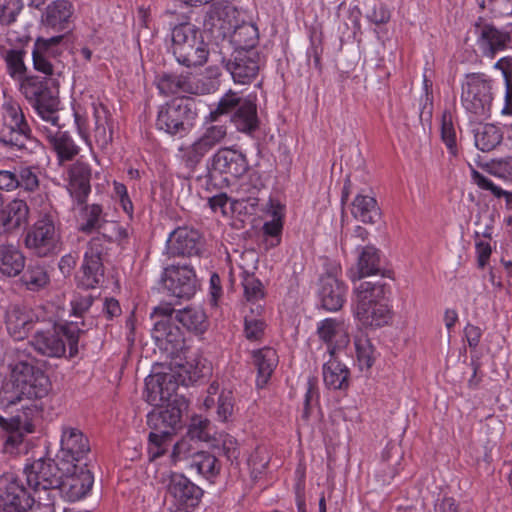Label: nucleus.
<instances>
[{"label":"nucleus","instance_id":"nucleus-48","mask_svg":"<svg viewBox=\"0 0 512 512\" xmlns=\"http://www.w3.org/2000/svg\"><path fill=\"white\" fill-rule=\"evenodd\" d=\"M1 55L5 60L7 71L11 78L18 82L26 76L23 50L11 48L9 51H6Z\"/></svg>","mask_w":512,"mask_h":512},{"label":"nucleus","instance_id":"nucleus-29","mask_svg":"<svg viewBox=\"0 0 512 512\" xmlns=\"http://www.w3.org/2000/svg\"><path fill=\"white\" fill-rule=\"evenodd\" d=\"M370 276L393 279L392 267L382 258H357L355 264L347 270V277L356 282Z\"/></svg>","mask_w":512,"mask_h":512},{"label":"nucleus","instance_id":"nucleus-25","mask_svg":"<svg viewBox=\"0 0 512 512\" xmlns=\"http://www.w3.org/2000/svg\"><path fill=\"white\" fill-rule=\"evenodd\" d=\"M511 35L512 24L506 25L501 30L492 25H485L481 28L477 44L484 56L494 58L498 52L509 47Z\"/></svg>","mask_w":512,"mask_h":512},{"label":"nucleus","instance_id":"nucleus-23","mask_svg":"<svg viewBox=\"0 0 512 512\" xmlns=\"http://www.w3.org/2000/svg\"><path fill=\"white\" fill-rule=\"evenodd\" d=\"M260 56L255 50L236 51L228 70L236 84L248 85L258 75Z\"/></svg>","mask_w":512,"mask_h":512},{"label":"nucleus","instance_id":"nucleus-62","mask_svg":"<svg viewBox=\"0 0 512 512\" xmlns=\"http://www.w3.org/2000/svg\"><path fill=\"white\" fill-rule=\"evenodd\" d=\"M190 441L191 439L187 436L174 444L171 453V460L173 463L187 459L190 456L193 457L195 453L192 452Z\"/></svg>","mask_w":512,"mask_h":512},{"label":"nucleus","instance_id":"nucleus-15","mask_svg":"<svg viewBox=\"0 0 512 512\" xmlns=\"http://www.w3.org/2000/svg\"><path fill=\"white\" fill-rule=\"evenodd\" d=\"M147 416V424L151 430L169 432L175 435L183 427V413L188 409V401L176 395L166 406H157Z\"/></svg>","mask_w":512,"mask_h":512},{"label":"nucleus","instance_id":"nucleus-39","mask_svg":"<svg viewBox=\"0 0 512 512\" xmlns=\"http://www.w3.org/2000/svg\"><path fill=\"white\" fill-rule=\"evenodd\" d=\"M503 138V133L499 127L494 124H480L474 130L475 146L488 152L498 146Z\"/></svg>","mask_w":512,"mask_h":512},{"label":"nucleus","instance_id":"nucleus-10","mask_svg":"<svg viewBox=\"0 0 512 512\" xmlns=\"http://www.w3.org/2000/svg\"><path fill=\"white\" fill-rule=\"evenodd\" d=\"M324 260L325 273L319 280L318 296L326 311L337 312L346 302L348 287L338 278L342 268L337 258H324Z\"/></svg>","mask_w":512,"mask_h":512},{"label":"nucleus","instance_id":"nucleus-17","mask_svg":"<svg viewBox=\"0 0 512 512\" xmlns=\"http://www.w3.org/2000/svg\"><path fill=\"white\" fill-rule=\"evenodd\" d=\"M61 485L57 486L58 495L69 502L85 498L94 484V476L87 465H77L73 471H62Z\"/></svg>","mask_w":512,"mask_h":512},{"label":"nucleus","instance_id":"nucleus-58","mask_svg":"<svg viewBox=\"0 0 512 512\" xmlns=\"http://www.w3.org/2000/svg\"><path fill=\"white\" fill-rule=\"evenodd\" d=\"M102 223V208L99 205L93 204L87 207L86 221L81 229L85 232H91L99 229Z\"/></svg>","mask_w":512,"mask_h":512},{"label":"nucleus","instance_id":"nucleus-49","mask_svg":"<svg viewBox=\"0 0 512 512\" xmlns=\"http://www.w3.org/2000/svg\"><path fill=\"white\" fill-rule=\"evenodd\" d=\"M471 179L479 188L490 191L496 198L503 197L505 199L506 207L508 209H512V192L506 191L497 186L491 179L474 169L471 172Z\"/></svg>","mask_w":512,"mask_h":512},{"label":"nucleus","instance_id":"nucleus-59","mask_svg":"<svg viewBox=\"0 0 512 512\" xmlns=\"http://www.w3.org/2000/svg\"><path fill=\"white\" fill-rule=\"evenodd\" d=\"M208 204L214 213H220L222 216H228L233 208V201L224 193L209 198Z\"/></svg>","mask_w":512,"mask_h":512},{"label":"nucleus","instance_id":"nucleus-1","mask_svg":"<svg viewBox=\"0 0 512 512\" xmlns=\"http://www.w3.org/2000/svg\"><path fill=\"white\" fill-rule=\"evenodd\" d=\"M52 384L45 371L30 356H19L9 365V374L0 390V408L8 410L21 404L30 416L43 411L42 400L50 394Z\"/></svg>","mask_w":512,"mask_h":512},{"label":"nucleus","instance_id":"nucleus-45","mask_svg":"<svg viewBox=\"0 0 512 512\" xmlns=\"http://www.w3.org/2000/svg\"><path fill=\"white\" fill-rule=\"evenodd\" d=\"M354 346L360 369H370L375 361V349L370 339L364 334L357 335L354 339Z\"/></svg>","mask_w":512,"mask_h":512},{"label":"nucleus","instance_id":"nucleus-40","mask_svg":"<svg viewBox=\"0 0 512 512\" xmlns=\"http://www.w3.org/2000/svg\"><path fill=\"white\" fill-rule=\"evenodd\" d=\"M232 120L236 128L241 132L250 133L255 130L258 120L254 102L252 100L242 101Z\"/></svg>","mask_w":512,"mask_h":512},{"label":"nucleus","instance_id":"nucleus-30","mask_svg":"<svg viewBox=\"0 0 512 512\" xmlns=\"http://www.w3.org/2000/svg\"><path fill=\"white\" fill-rule=\"evenodd\" d=\"M91 169L84 162L77 161L70 166L67 177V191L78 202H83L91 191Z\"/></svg>","mask_w":512,"mask_h":512},{"label":"nucleus","instance_id":"nucleus-41","mask_svg":"<svg viewBox=\"0 0 512 512\" xmlns=\"http://www.w3.org/2000/svg\"><path fill=\"white\" fill-rule=\"evenodd\" d=\"M102 258H84L79 276L80 284L87 289L95 288L104 278Z\"/></svg>","mask_w":512,"mask_h":512},{"label":"nucleus","instance_id":"nucleus-64","mask_svg":"<svg viewBox=\"0 0 512 512\" xmlns=\"http://www.w3.org/2000/svg\"><path fill=\"white\" fill-rule=\"evenodd\" d=\"M226 134L227 131L223 125H213L208 127L202 135L207 140L211 148H213L225 139Z\"/></svg>","mask_w":512,"mask_h":512},{"label":"nucleus","instance_id":"nucleus-42","mask_svg":"<svg viewBox=\"0 0 512 512\" xmlns=\"http://www.w3.org/2000/svg\"><path fill=\"white\" fill-rule=\"evenodd\" d=\"M71 15V4L67 0H57L47 7L45 22L48 26L62 30Z\"/></svg>","mask_w":512,"mask_h":512},{"label":"nucleus","instance_id":"nucleus-24","mask_svg":"<svg viewBox=\"0 0 512 512\" xmlns=\"http://www.w3.org/2000/svg\"><path fill=\"white\" fill-rule=\"evenodd\" d=\"M201 246L199 232L186 227L175 229L167 239L170 256H196L201 253Z\"/></svg>","mask_w":512,"mask_h":512},{"label":"nucleus","instance_id":"nucleus-34","mask_svg":"<svg viewBox=\"0 0 512 512\" xmlns=\"http://www.w3.org/2000/svg\"><path fill=\"white\" fill-rule=\"evenodd\" d=\"M28 215L29 208L26 202L14 199L1 211L0 224L6 232H12L26 225Z\"/></svg>","mask_w":512,"mask_h":512},{"label":"nucleus","instance_id":"nucleus-13","mask_svg":"<svg viewBox=\"0 0 512 512\" xmlns=\"http://www.w3.org/2000/svg\"><path fill=\"white\" fill-rule=\"evenodd\" d=\"M36 503V495L12 475L0 477V512H29Z\"/></svg>","mask_w":512,"mask_h":512},{"label":"nucleus","instance_id":"nucleus-57","mask_svg":"<svg viewBox=\"0 0 512 512\" xmlns=\"http://www.w3.org/2000/svg\"><path fill=\"white\" fill-rule=\"evenodd\" d=\"M18 188L35 191L39 187V178L32 167H22L17 174Z\"/></svg>","mask_w":512,"mask_h":512},{"label":"nucleus","instance_id":"nucleus-4","mask_svg":"<svg viewBox=\"0 0 512 512\" xmlns=\"http://www.w3.org/2000/svg\"><path fill=\"white\" fill-rule=\"evenodd\" d=\"M354 293L352 312L361 326L381 328L391 322L393 311L388 299L391 294L389 284L365 281L355 288Z\"/></svg>","mask_w":512,"mask_h":512},{"label":"nucleus","instance_id":"nucleus-37","mask_svg":"<svg viewBox=\"0 0 512 512\" xmlns=\"http://www.w3.org/2000/svg\"><path fill=\"white\" fill-rule=\"evenodd\" d=\"M173 318L188 331L195 334H203L209 326L207 315L200 307H186L182 310H175Z\"/></svg>","mask_w":512,"mask_h":512},{"label":"nucleus","instance_id":"nucleus-20","mask_svg":"<svg viewBox=\"0 0 512 512\" xmlns=\"http://www.w3.org/2000/svg\"><path fill=\"white\" fill-rule=\"evenodd\" d=\"M174 307L169 303H163L154 308L152 318L155 319L153 337L161 345L171 344L177 349L183 342L180 329L173 324Z\"/></svg>","mask_w":512,"mask_h":512},{"label":"nucleus","instance_id":"nucleus-11","mask_svg":"<svg viewBox=\"0 0 512 512\" xmlns=\"http://www.w3.org/2000/svg\"><path fill=\"white\" fill-rule=\"evenodd\" d=\"M90 450L89 440L79 428L62 427L60 449L56 457L64 471H73L77 465H87Z\"/></svg>","mask_w":512,"mask_h":512},{"label":"nucleus","instance_id":"nucleus-32","mask_svg":"<svg viewBox=\"0 0 512 512\" xmlns=\"http://www.w3.org/2000/svg\"><path fill=\"white\" fill-rule=\"evenodd\" d=\"M56 242V232L52 219L44 216L37 220L28 231L25 244L28 248H49Z\"/></svg>","mask_w":512,"mask_h":512},{"label":"nucleus","instance_id":"nucleus-56","mask_svg":"<svg viewBox=\"0 0 512 512\" xmlns=\"http://www.w3.org/2000/svg\"><path fill=\"white\" fill-rule=\"evenodd\" d=\"M21 7L20 0H0V26L6 27L12 23Z\"/></svg>","mask_w":512,"mask_h":512},{"label":"nucleus","instance_id":"nucleus-14","mask_svg":"<svg viewBox=\"0 0 512 512\" xmlns=\"http://www.w3.org/2000/svg\"><path fill=\"white\" fill-rule=\"evenodd\" d=\"M248 169L246 155L233 147L219 149L210 160L211 174L221 176L227 184L244 176Z\"/></svg>","mask_w":512,"mask_h":512},{"label":"nucleus","instance_id":"nucleus-26","mask_svg":"<svg viewBox=\"0 0 512 512\" xmlns=\"http://www.w3.org/2000/svg\"><path fill=\"white\" fill-rule=\"evenodd\" d=\"M252 364L256 369L255 385L258 389L267 386L279 364L277 351L269 346L255 349L251 352Z\"/></svg>","mask_w":512,"mask_h":512},{"label":"nucleus","instance_id":"nucleus-8","mask_svg":"<svg viewBox=\"0 0 512 512\" xmlns=\"http://www.w3.org/2000/svg\"><path fill=\"white\" fill-rule=\"evenodd\" d=\"M492 85L485 75L469 74L462 82L461 103L474 120L486 119L492 107Z\"/></svg>","mask_w":512,"mask_h":512},{"label":"nucleus","instance_id":"nucleus-18","mask_svg":"<svg viewBox=\"0 0 512 512\" xmlns=\"http://www.w3.org/2000/svg\"><path fill=\"white\" fill-rule=\"evenodd\" d=\"M24 414V419L19 415L11 418L0 415V428L7 434L3 444L5 453L17 455L26 449L24 437L27 433L34 431L32 422L34 416H30L26 412Z\"/></svg>","mask_w":512,"mask_h":512},{"label":"nucleus","instance_id":"nucleus-61","mask_svg":"<svg viewBox=\"0 0 512 512\" xmlns=\"http://www.w3.org/2000/svg\"><path fill=\"white\" fill-rule=\"evenodd\" d=\"M74 123L76 130L80 138L85 142L86 145L91 147V140L89 134L88 120L84 113H82L79 107L73 108Z\"/></svg>","mask_w":512,"mask_h":512},{"label":"nucleus","instance_id":"nucleus-36","mask_svg":"<svg viewBox=\"0 0 512 512\" xmlns=\"http://www.w3.org/2000/svg\"><path fill=\"white\" fill-rule=\"evenodd\" d=\"M368 235L366 228L360 225L355 226L353 232L346 236L342 243L344 253L355 256H376L378 251L370 244Z\"/></svg>","mask_w":512,"mask_h":512},{"label":"nucleus","instance_id":"nucleus-38","mask_svg":"<svg viewBox=\"0 0 512 512\" xmlns=\"http://www.w3.org/2000/svg\"><path fill=\"white\" fill-rule=\"evenodd\" d=\"M95 120L94 137L97 145L104 149L112 142V130L108 125V112L100 103H92Z\"/></svg>","mask_w":512,"mask_h":512},{"label":"nucleus","instance_id":"nucleus-51","mask_svg":"<svg viewBox=\"0 0 512 512\" xmlns=\"http://www.w3.org/2000/svg\"><path fill=\"white\" fill-rule=\"evenodd\" d=\"M187 436L191 440L208 442L211 438V423L202 416H193L188 426Z\"/></svg>","mask_w":512,"mask_h":512},{"label":"nucleus","instance_id":"nucleus-12","mask_svg":"<svg viewBox=\"0 0 512 512\" xmlns=\"http://www.w3.org/2000/svg\"><path fill=\"white\" fill-rule=\"evenodd\" d=\"M0 114L1 141L9 145H22V140L28 136L30 128L19 102L12 97L4 95Z\"/></svg>","mask_w":512,"mask_h":512},{"label":"nucleus","instance_id":"nucleus-3","mask_svg":"<svg viewBox=\"0 0 512 512\" xmlns=\"http://www.w3.org/2000/svg\"><path fill=\"white\" fill-rule=\"evenodd\" d=\"M241 12L229 4L216 3L208 11L204 24L212 32L228 38L236 51L253 50L258 41V28L240 19Z\"/></svg>","mask_w":512,"mask_h":512},{"label":"nucleus","instance_id":"nucleus-47","mask_svg":"<svg viewBox=\"0 0 512 512\" xmlns=\"http://www.w3.org/2000/svg\"><path fill=\"white\" fill-rule=\"evenodd\" d=\"M211 146L207 140L201 135L190 145H183L179 148L180 157L187 163V165H195L198 163L210 150Z\"/></svg>","mask_w":512,"mask_h":512},{"label":"nucleus","instance_id":"nucleus-22","mask_svg":"<svg viewBox=\"0 0 512 512\" xmlns=\"http://www.w3.org/2000/svg\"><path fill=\"white\" fill-rule=\"evenodd\" d=\"M166 488L173 504L198 506L203 496V490L180 473H170Z\"/></svg>","mask_w":512,"mask_h":512},{"label":"nucleus","instance_id":"nucleus-43","mask_svg":"<svg viewBox=\"0 0 512 512\" xmlns=\"http://www.w3.org/2000/svg\"><path fill=\"white\" fill-rule=\"evenodd\" d=\"M191 467L207 480L215 478L221 469L219 460L208 452H197L193 455Z\"/></svg>","mask_w":512,"mask_h":512},{"label":"nucleus","instance_id":"nucleus-21","mask_svg":"<svg viewBox=\"0 0 512 512\" xmlns=\"http://www.w3.org/2000/svg\"><path fill=\"white\" fill-rule=\"evenodd\" d=\"M178 383L172 374L158 373L145 379V400L152 406H160L176 396Z\"/></svg>","mask_w":512,"mask_h":512},{"label":"nucleus","instance_id":"nucleus-55","mask_svg":"<svg viewBox=\"0 0 512 512\" xmlns=\"http://www.w3.org/2000/svg\"><path fill=\"white\" fill-rule=\"evenodd\" d=\"M488 172L504 180H512V154L493 160L488 166Z\"/></svg>","mask_w":512,"mask_h":512},{"label":"nucleus","instance_id":"nucleus-16","mask_svg":"<svg viewBox=\"0 0 512 512\" xmlns=\"http://www.w3.org/2000/svg\"><path fill=\"white\" fill-rule=\"evenodd\" d=\"M162 283L171 296L191 299L198 289V279L189 265H170L162 273Z\"/></svg>","mask_w":512,"mask_h":512},{"label":"nucleus","instance_id":"nucleus-6","mask_svg":"<svg viewBox=\"0 0 512 512\" xmlns=\"http://www.w3.org/2000/svg\"><path fill=\"white\" fill-rule=\"evenodd\" d=\"M171 49L178 63L187 66H201L209 55L208 44L202 31L191 23H183L171 30Z\"/></svg>","mask_w":512,"mask_h":512},{"label":"nucleus","instance_id":"nucleus-5","mask_svg":"<svg viewBox=\"0 0 512 512\" xmlns=\"http://www.w3.org/2000/svg\"><path fill=\"white\" fill-rule=\"evenodd\" d=\"M82 330L77 323L51 325L48 329H37L31 340L32 346L44 356L60 358L69 350L72 358L78 353V343Z\"/></svg>","mask_w":512,"mask_h":512},{"label":"nucleus","instance_id":"nucleus-28","mask_svg":"<svg viewBox=\"0 0 512 512\" xmlns=\"http://www.w3.org/2000/svg\"><path fill=\"white\" fill-rule=\"evenodd\" d=\"M5 324L12 337L22 340L34 326V315L25 306L10 304L5 311Z\"/></svg>","mask_w":512,"mask_h":512},{"label":"nucleus","instance_id":"nucleus-63","mask_svg":"<svg viewBox=\"0 0 512 512\" xmlns=\"http://www.w3.org/2000/svg\"><path fill=\"white\" fill-rule=\"evenodd\" d=\"M244 293L248 302H257L264 297L263 286L259 280H246Z\"/></svg>","mask_w":512,"mask_h":512},{"label":"nucleus","instance_id":"nucleus-31","mask_svg":"<svg viewBox=\"0 0 512 512\" xmlns=\"http://www.w3.org/2000/svg\"><path fill=\"white\" fill-rule=\"evenodd\" d=\"M343 322L336 318H325L317 324L319 338L328 346L330 356L348 343V336L342 332Z\"/></svg>","mask_w":512,"mask_h":512},{"label":"nucleus","instance_id":"nucleus-50","mask_svg":"<svg viewBox=\"0 0 512 512\" xmlns=\"http://www.w3.org/2000/svg\"><path fill=\"white\" fill-rule=\"evenodd\" d=\"M319 398L320 394L317 386V381L314 378H309L306 384L303 410L301 413V419L304 422L309 421L314 408L319 404Z\"/></svg>","mask_w":512,"mask_h":512},{"label":"nucleus","instance_id":"nucleus-60","mask_svg":"<svg viewBox=\"0 0 512 512\" xmlns=\"http://www.w3.org/2000/svg\"><path fill=\"white\" fill-rule=\"evenodd\" d=\"M25 258H0V272L7 277H15L25 267Z\"/></svg>","mask_w":512,"mask_h":512},{"label":"nucleus","instance_id":"nucleus-2","mask_svg":"<svg viewBox=\"0 0 512 512\" xmlns=\"http://www.w3.org/2000/svg\"><path fill=\"white\" fill-rule=\"evenodd\" d=\"M158 89L164 95H180L159 108L156 127L169 135H186L193 126L196 113L192 101L185 94H205L209 89L200 85L191 75H164L159 79Z\"/></svg>","mask_w":512,"mask_h":512},{"label":"nucleus","instance_id":"nucleus-27","mask_svg":"<svg viewBox=\"0 0 512 512\" xmlns=\"http://www.w3.org/2000/svg\"><path fill=\"white\" fill-rule=\"evenodd\" d=\"M63 39L62 35L53 36L48 39L38 38L34 44L32 58L34 68L45 74H53V64L50 58H55L61 53L60 43Z\"/></svg>","mask_w":512,"mask_h":512},{"label":"nucleus","instance_id":"nucleus-54","mask_svg":"<svg viewBox=\"0 0 512 512\" xmlns=\"http://www.w3.org/2000/svg\"><path fill=\"white\" fill-rule=\"evenodd\" d=\"M215 404H217L218 419L222 422L228 421L231 418L234 409V398L232 391L222 389L219 396H217Z\"/></svg>","mask_w":512,"mask_h":512},{"label":"nucleus","instance_id":"nucleus-7","mask_svg":"<svg viewBox=\"0 0 512 512\" xmlns=\"http://www.w3.org/2000/svg\"><path fill=\"white\" fill-rule=\"evenodd\" d=\"M17 84L41 120L47 124H57L60 101L57 94L47 87L46 82L35 76H25Z\"/></svg>","mask_w":512,"mask_h":512},{"label":"nucleus","instance_id":"nucleus-46","mask_svg":"<svg viewBox=\"0 0 512 512\" xmlns=\"http://www.w3.org/2000/svg\"><path fill=\"white\" fill-rule=\"evenodd\" d=\"M21 280L28 290L39 291L48 285L50 278L43 266L29 264Z\"/></svg>","mask_w":512,"mask_h":512},{"label":"nucleus","instance_id":"nucleus-53","mask_svg":"<svg viewBox=\"0 0 512 512\" xmlns=\"http://www.w3.org/2000/svg\"><path fill=\"white\" fill-rule=\"evenodd\" d=\"M441 137L450 152L454 154L456 152L457 133L453 124L452 114L448 111L442 114Z\"/></svg>","mask_w":512,"mask_h":512},{"label":"nucleus","instance_id":"nucleus-44","mask_svg":"<svg viewBox=\"0 0 512 512\" xmlns=\"http://www.w3.org/2000/svg\"><path fill=\"white\" fill-rule=\"evenodd\" d=\"M173 436L169 432L151 430L147 442L148 459L155 461L162 457L172 445Z\"/></svg>","mask_w":512,"mask_h":512},{"label":"nucleus","instance_id":"nucleus-35","mask_svg":"<svg viewBox=\"0 0 512 512\" xmlns=\"http://www.w3.org/2000/svg\"><path fill=\"white\" fill-rule=\"evenodd\" d=\"M349 377L348 367L334 355L323 365V381L330 390H346L349 387Z\"/></svg>","mask_w":512,"mask_h":512},{"label":"nucleus","instance_id":"nucleus-33","mask_svg":"<svg viewBox=\"0 0 512 512\" xmlns=\"http://www.w3.org/2000/svg\"><path fill=\"white\" fill-rule=\"evenodd\" d=\"M352 216L365 224H374L380 218L381 211L372 191L358 193L351 203Z\"/></svg>","mask_w":512,"mask_h":512},{"label":"nucleus","instance_id":"nucleus-9","mask_svg":"<svg viewBox=\"0 0 512 512\" xmlns=\"http://www.w3.org/2000/svg\"><path fill=\"white\" fill-rule=\"evenodd\" d=\"M62 464L51 458H39L27 464L24 469L29 489L35 494L46 495L49 500L52 494H58L57 486L61 485Z\"/></svg>","mask_w":512,"mask_h":512},{"label":"nucleus","instance_id":"nucleus-52","mask_svg":"<svg viewBox=\"0 0 512 512\" xmlns=\"http://www.w3.org/2000/svg\"><path fill=\"white\" fill-rule=\"evenodd\" d=\"M267 324L264 318H257L252 315L244 317V335L251 342H260L265 334Z\"/></svg>","mask_w":512,"mask_h":512},{"label":"nucleus","instance_id":"nucleus-19","mask_svg":"<svg viewBox=\"0 0 512 512\" xmlns=\"http://www.w3.org/2000/svg\"><path fill=\"white\" fill-rule=\"evenodd\" d=\"M60 128L59 121L57 124L43 122L37 126L39 133L48 141L52 150L56 153L58 163L62 164L77 156L80 147L67 131H62Z\"/></svg>","mask_w":512,"mask_h":512}]
</instances>
